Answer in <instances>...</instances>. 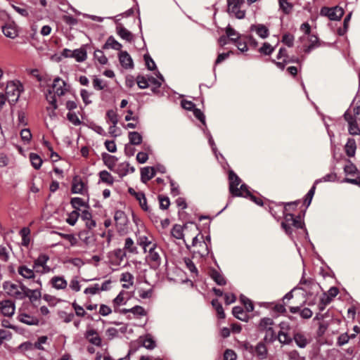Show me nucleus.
I'll use <instances>...</instances> for the list:
<instances>
[{"instance_id": "obj_23", "label": "nucleus", "mask_w": 360, "mask_h": 360, "mask_svg": "<svg viewBox=\"0 0 360 360\" xmlns=\"http://www.w3.org/2000/svg\"><path fill=\"white\" fill-rule=\"evenodd\" d=\"M210 277L216 282L219 285H224L226 283V281L224 276L217 271L216 269H211L210 271Z\"/></svg>"}, {"instance_id": "obj_43", "label": "nucleus", "mask_w": 360, "mask_h": 360, "mask_svg": "<svg viewBox=\"0 0 360 360\" xmlns=\"http://www.w3.org/2000/svg\"><path fill=\"white\" fill-rule=\"evenodd\" d=\"M120 176L126 175L129 171L133 172L134 168L133 167H129V164L127 162H123L118 166V169L116 170Z\"/></svg>"}, {"instance_id": "obj_41", "label": "nucleus", "mask_w": 360, "mask_h": 360, "mask_svg": "<svg viewBox=\"0 0 360 360\" xmlns=\"http://www.w3.org/2000/svg\"><path fill=\"white\" fill-rule=\"evenodd\" d=\"M212 305L215 309L218 317L219 319H224L225 318V313L224 311V309L222 307L221 304L219 302L218 300L214 299L212 301Z\"/></svg>"}, {"instance_id": "obj_60", "label": "nucleus", "mask_w": 360, "mask_h": 360, "mask_svg": "<svg viewBox=\"0 0 360 360\" xmlns=\"http://www.w3.org/2000/svg\"><path fill=\"white\" fill-rule=\"evenodd\" d=\"M58 234L64 239L68 240L72 246H75L77 243V239L72 234H66L62 233H59Z\"/></svg>"}, {"instance_id": "obj_55", "label": "nucleus", "mask_w": 360, "mask_h": 360, "mask_svg": "<svg viewBox=\"0 0 360 360\" xmlns=\"http://www.w3.org/2000/svg\"><path fill=\"white\" fill-rule=\"evenodd\" d=\"M130 312L137 316H143L146 315L145 309L139 305H136L130 309Z\"/></svg>"}, {"instance_id": "obj_26", "label": "nucleus", "mask_w": 360, "mask_h": 360, "mask_svg": "<svg viewBox=\"0 0 360 360\" xmlns=\"http://www.w3.org/2000/svg\"><path fill=\"white\" fill-rule=\"evenodd\" d=\"M122 46L120 43L115 39V38L112 36L109 37L103 46V49H108L111 48L112 49L120 51L121 50Z\"/></svg>"}, {"instance_id": "obj_32", "label": "nucleus", "mask_w": 360, "mask_h": 360, "mask_svg": "<svg viewBox=\"0 0 360 360\" xmlns=\"http://www.w3.org/2000/svg\"><path fill=\"white\" fill-rule=\"evenodd\" d=\"M356 149V142L354 139H348L345 145V151L348 156L352 157L355 154Z\"/></svg>"}, {"instance_id": "obj_44", "label": "nucleus", "mask_w": 360, "mask_h": 360, "mask_svg": "<svg viewBox=\"0 0 360 360\" xmlns=\"http://www.w3.org/2000/svg\"><path fill=\"white\" fill-rule=\"evenodd\" d=\"M278 4L280 8L283 11V12L285 14H289L293 8V5L288 2V0H278Z\"/></svg>"}, {"instance_id": "obj_6", "label": "nucleus", "mask_w": 360, "mask_h": 360, "mask_svg": "<svg viewBox=\"0 0 360 360\" xmlns=\"http://www.w3.org/2000/svg\"><path fill=\"white\" fill-rule=\"evenodd\" d=\"M299 288L303 290L306 295L313 296L319 293L320 286L312 279L302 278L299 283Z\"/></svg>"}, {"instance_id": "obj_20", "label": "nucleus", "mask_w": 360, "mask_h": 360, "mask_svg": "<svg viewBox=\"0 0 360 360\" xmlns=\"http://www.w3.org/2000/svg\"><path fill=\"white\" fill-rule=\"evenodd\" d=\"M52 287L56 290H65L68 286V282L63 276H53L50 280Z\"/></svg>"}, {"instance_id": "obj_51", "label": "nucleus", "mask_w": 360, "mask_h": 360, "mask_svg": "<svg viewBox=\"0 0 360 360\" xmlns=\"http://www.w3.org/2000/svg\"><path fill=\"white\" fill-rule=\"evenodd\" d=\"M142 345L144 347L148 349H153L155 347V342L150 336H146L143 341Z\"/></svg>"}, {"instance_id": "obj_24", "label": "nucleus", "mask_w": 360, "mask_h": 360, "mask_svg": "<svg viewBox=\"0 0 360 360\" xmlns=\"http://www.w3.org/2000/svg\"><path fill=\"white\" fill-rule=\"evenodd\" d=\"M123 249L126 252L131 254H137L138 250L132 238L127 237L124 240V245Z\"/></svg>"}, {"instance_id": "obj_63", "label": "nucleus", "mask_w": 360, "mask_h": 360, "mask_svg": "<svg viewBox=\"0 0 360 360\" xmlns=\"http://www.w3.org/2000/svg\"><path fill=\"white\" fill-rule=\"evenodd\" d=\"M106 116L108 118V120L112 122V124L117 125V124L118 122L117 115L114 110H108L107 113H106Z\"/></svg>"}, {"instance_id": "obj_3", "label": "nucleus", "mask_w": 360, "mask_h": 360, "mask_svg": "<svg viewBox=\"0 0 360 360\" xmlns=\"http://www.w3.org/2000/svg\"><path fill=\"white\" fill-rule=\"evenodd\" d=\"M22 89V86L19 81H10L7 83L6 96L10 104L13 105L18 101Z\"/></svg>"}, {"instance_id": "obj_5", "label": "nucleus", "mask_w": 360, "mask_h": 360, "mask_svg": "<svg viewBox=\"0 0 360 360\" xmlns=\"http://www.w3.org/2000/svg\"><path fill=\"white\" fill-rule=\"evenodd\" d=\"M23 288H25L23 284L18 285L11 282H4L3 284V288L6 293L18 300L25 298V289Z\"/></svg>"}, {"instance_id": "obj_54", "label": "nucleus", "mask_w": 360, "mask_h": 360, "mask_svg": "<svg viewBox=\"0 0 360 360\" xmlns=\"http://www.w3.org/2000/svg\"><path fill=\"white\" fill-rule=\"evenodd\" d=\"M274 51V48L271 46L269 43H264L263 45L259 48V53L264 55H270Z\"/></svg>"}, {"instance_id": "obj_33", "label": "nucleus", "mask_w": 360, "mask_h": 360, "mask_svg": "<svg viewBox=\"0 0 360 360\" xmlns=\"http://www.w3.org/2000/svg\"><path fill=\"white\" fill-rule=\"evenodd\" d=\"M71 57L75 58L77 62H83L86 59V51L82 49H75L72 51Z\"/></svg>"}, {"instance_id": "obj_56", "label": "nucleus", "mask_w": 360, "mask_h": 360, "mask_svg": "<svg viewBox=\"0 0 360 360\" xmlns=\"http://www.w3.org/2000/svg\"><path fill=\"white\" fill-rule=\"evenodd\" d=\"M68 120L75 126H79L81 124V121L75 112H69L67 114Z\"/></svg>"}, {"instance_id": "obj_52", "label": "nucleus", "mask_w": 360, "mask_h": 360, "mask_svg": "<svg viewBox=\"0 0 360 360\" xmlns=\"http://www.w3.org/2000/svg\"><path fill=\"white\" fill-rule=\"evenodd\" d=\"M79 214L77 210H74L72 212H70L68 215V217L66 219V221L71 226H74L78 218H79Z\"/></svg>"}, {"instance_id": "obj_37", "label": "nucleus", "mask_w": 360, "mask_h": 360, "mask_svg": "<svg viewBox=\"0 0 360 360\" xmlns=\"http://www.w3.org/2000/svg\"><path fill=\"white\" fill-rule=\"evenodd\" d=\"M118 35L123 39L131 41L133 39L132 34L124 27L117 28Z\"/></svg>"}, {"instance_id": "obj_42", "label": "nucleus", "mask_w": 360, "mask_h": 360, "mask_svg": "<svg viewBox=\"0 0 360 360\" xmlns=\"http://www.w3.org/2000/svg\"><path fill=\"white\" fill-rule=\"evenodd\" d=\"M99 176L101 181L103 182L106 183L108 185H112L114 182V178L108 172L105 170L100 172Z\"/></svg>"}, {"instance_id": "obj_46", "label": "nucleus", "mask_w": 360, "mask_h": 360, "mask_svg": "<svg viewBox=\"0 0 360 360\" xmlns=\"http://www.w3.org/2000/svg\"><path fill=\"white\" fill-rule=\"evenodd\" d=\"M93 87L97 91H101L107 87V82L101 79L94 77L93 79Z\"/></svg>"}, {"instance_id": "obj_61", "label": "nucleus", "mask_w": 360, "mask_h": 360, "mask_svg": "<svg viewBox=\"0 0 360 360\" xmlns=\"http://www.w3.org/2000/svg\"><path fill=\"white\" fill-rule=\"evenodd\" d=\"M266 334L264 336V340L269 342H272L276 339V333L273 328L267 330L265 331Z\"/></svg>"}, {"instance_id": "obj_30", "label": "nucleus", "mask_w": 360, "mask_h": 360, "mask_svg": "<svg viewBox=\"0 0 360 360\" xmlns=\"http://www.w3.org/2000/svg\"><path fill=\"white\" fill-rule=\"evenodd\" d=\"M274 321L271 318L265 317L262 318L259 323V330L261 331H266L272 328Z\"/></svg>"}, {"instance_id": "obj_40", "label": "nucleus", "mask_w": 360, "mask_h": 360, "mask_svg": "<svg viewBox=\"0 0 360 360\" xmlns=\"http://www.w3.org/2000/svg\"><path fill=\"white\" fill-rule=\"evenodd\" d=\"M232 313L233 315L239 320L245 321L247 319V314L241 307H234L232 309Z\"/></svg>"}, {"instance_id": "obj_64", "label": "nucleus", "mask_w": 360, "mask_h": 360, "mask_svg": "<svg viewBox=\"0 0 360 360\" xmlns=\"http://www.w3.org/2000/svg\"><path fill=\"white\" fill-rule=\"evenodd\" d=\"M72 306L77 316L83 317L85 316L86 311L82 306H79L75 302L72 304Z\"/></svg>"}, {"instance_id": "obj_11", "label": "nucleus", "mask_w": 360, "mask_h": 360, "mask_svg": "<svg viewBox=\"0 0 360 360\" xmlns=\"http://www.w3.org/2000/svg\"><path fill=\"white\" fill-rule=\"evenodd\" d=\"M15 310V306L13 301L5 300L0 302V311L1 314L8 317L12 316Z\"/></svg>"}, {"instance_id": "obj_22", "label": "nucleus", "mask_w": 360, "mask_h": 360, "mask_svg": "<svg viewBox=\"0 0 360 360\" xmlns=\"http://www.w3.org/2000/svg\"><path fill=\"white\" fill-rule=\"evenodd\" d=\"M155 175V169L150 167H146L141 170V179L143 183H146Z\"/></svg>"}, {"instance_id": "obj_27", "label": "nucleus", "mask_w": 360, "mask_h": 360, "mask_svg": "<svg viewBox=\"0 0 360 360\" xmlns=\"http://www.w3.org/2000/svg\"><path fill=\"white\" fill-rule=\"evenodd\" d=\"M307 38L309 44L304 49V52L306 53H309L312 49L319 46V43L318 37L314 34H309V35H307Z\"/></svg>"}, {"instance_id": "obj_1", "label": "nucleus", "mask_w": 360, "mask_h": 360, "mask_svg": "<svg viewBox=\"0 0 360 360\" xmlns=\"http://www.w3.org/2000/svg\"><path fill=\"white\" fill-rule=\"evenodd\" d=\"M66 86V83L60 77H56L53 80L51 89H49L48 92L46 94V98L49 104L51 105V107H47V110L49 112L50 116H55V110L57 109L58 106L56 104V95L58 96H63L65 92L68 91Z\"/></svg>"}, {"instance_id": "obj_50", "label": "nucleus", "mask_w": 360, "mask_h": 360, "mask_svg": "<svg viewBox=\"0 0 360 360\" xmlns=\"http://www.w3.org/2000/svg\"><path fill=\"white\" fill-rule=\"evenodd\" d=\"M278 340L281 344L283 345H289L292 342V340L288 333H278Z\"/></svg>"}, {"instance_id": "obj_16", "label": "nucleus", "mask_w": 360, "mask_h": 360, "mask_svg": "<svg viewBox=\"0 0 360 360\" xmlns=\"http://www.w3.org/2000/svg\"><path fill=\"white\" fill-rule=\"evenodd\" d=\"M1 30L5 37L15 39L18 34L17 26L13 22H8L1 26Z\"/></svg>"}, {"instance_id": "obj_35", "label": "nucleus", "mask_w": 360, "mask_h": 360, "mask_svg": "<svg viewBox=\"0 0 360 360\" xmlns=\"http://www.w3.org/2000/svg\"><path fill=\"white\" fill-rule=\"evenodd\" d=\"M256 355L260 359H264L266 357L267 349L262 342H259L255 347Z\"/></svg>"}, {"instance_id": "obj_4", "label": "nucleus", "mask_w": 360, "mask_h": 360, "mask_svg": "<svg viewBox=\"0 0 360 360\" xmlns=\"http://www.w3.org/2000/svg\"><path fill=\"white\" fill-rule=\"evenodd\" d=\"M18 273L23 278L30 281L29 285L31 287H34L35 285H42L40 278L37 277L33 268L30 269L26 265H20L18 267Z\"/></svg>"}, {"instance_id": "obj_17", "label": "nucleus", "mask_w": 360, "mask_h": 360, "mask_svg": "<svg viewBox=\"0 0 360 360\" xmlns=\"http://www.w3.org/2000/svg\"><path fill=\"white\" fill-rule=\"evenodd\" d=\"M119 60L121 65L125 69L133 68L132 58L127 51H121L119 54Z\"/></svg>"}, {"instance_id": "obj_34", "label": "nucleus", "mask_w": 360, "mask_h": 360, "mask_svg": "<svg viewBox=\"0 0 360 360\" xmlns=\"http://www.w3.org/2000/svg\"><path fill=\"white\" fill-rule=\"evenodd\" d=\"M30 230L27 227H24L20 231V235L22 237V245L27 247L30 244Z\"/></svg>"}, {"instance_id": "obj_18", "label": "nucleus", "mask_w": 360, "mask_h": 360, "mask_svg": "<svg viewBox=\"0 0 360 360\" xmlns=\"http://www.w3.org/2000/svg\"><path fill=\"white\" fill-rule=\"evenodd\" d=\"M18 320L29 326H37L39 324V319L37 317L26 313H20L18 316Z\"/></svg>"}, {"instance_id": "obj_45", "label": "nucleus", "mask_w": 360, "mask_h": 360, "mask_svg": "<svg viewBox=\"0 0 360 360\" xmlns=\"http://www.w3.org/2000/svg\"><path fill=\"white\" fill-rule=\"evenodd\" d=\"M273 62L275 63V65L281 70H284L285 68V66L290 63H300V60L299 58H290V59H288V58L286 59H283V60L282 62H276L275 60H273Z\"/></svg>"}, {"instance_id": "obj_57", "label": "nucleus", "mask_w": 360, "mask_h": 360, "mask_svg": "<svg viewBox=\"0 0 360 360\" xmlns=\"http://www.w3.org/2000/svg\"><path fill=\"white\" fill-rule=\"evenodd\" d=\"M315 190H316V184H314V185L310 188V190L308 191V193H307V195L305 196L304 204L307 207L311 204V202L312 200L313 196L315 193Z\"/></svg>"}, {"instance_id": "obj_58", "label": "nucleus", "mask_w": 360, "mask_h": 360, "mask_svg": "<svg viewBox=\"0 0 360 360\" xmlns=\"http://www.w3.org/2000/svg\"><path fill=\"white\" fill-rule=\"evenodd\" d=\"M282 42L289 47L293 46L294 37L290 33H286L283 36Z\"/></svg>"}, {"instance_id": "obj_49", "label": "nucleus", "mask_w": 360, "mask_h": 360, "mask_svg": "<svg viewBox=\"0 0 360 360\" xmlns=\"http://www.w3.org/2000/svg\"><path fill=\"white\" fill-rule=\"evenodd\" d=\"M172 235L176 239H181L184 237L183 228L181 225L176 224L172 229Z\"/></svg>"}, {"instance_id": "obj_19", "label": "nucleus", "mask_w": 360, "mask_h": 360, "mask_svg": "<svg viewBox=\"0 0 360 360\" xmlns=\"http://www.w3.org/2000/svg\"><path fill=\"white\" fill-rule=\"evenodd\" d=\"M289 310L292 314L299 313L300 316L304 319H309L313 315L312 311L307 307L302 309L300 307H290Z\"/></svg>"}, {"instance_id": "obj_21", "label": "nucleus", "mask_w": 360, "mask_h": 360, "mask_svg": "<svg viewBox=\"0 0 360 360\" xmlns=\"http://www.w3.org/2000/svg\"><path fill=\"white\" fill-rule=\"evenodd\" d=\"M251 31H255L256 33L262 39H266L269 34L267 27L262 24L252 25L250 27Z\"/></svg>"}, {"instance_id": "obj_13", "label": "nucleus", "mask_w": 360, "mask_h": 360, "mask_svg": "<svg viewBox=\"0 0 360 360\" xmlns=\"http://www.w3.org/2000/svg\"><path fill=\"white\" fill-rule=\"evenodd\" d=\"M71 191L73 193L84 195L87 191V186L79 176H75L72 179Z\"/></svg>"}, {"instance_id": "obj_38", "label": "nucleus", "mask_w": 360, "mask_h": 360, "mask_svg": "<svg viewBox=\"0 0 360 360\" xmlns=\"http://www.w3.org/2000/svg\"><path fill=\"white\" fill-rule=\"evenodd\" d=\"M127 292L122 290L117 296L113 300V303L115 305L120 306L122 304H125L128 297H127Z\"/></svg>"}, {"instance_id": "obj_7", "label": "nucleus", "mask_w": 360, "mask_h": 360, "mask_svg": "<svg viewBox=\"0 0 360 360\" xmlns=\"http://www.w3.org/2000/svg\"><path fill=\"white\" fill-rule=\"evenodd\" d=\"M244 2V0H227L228 12L238 19H243L245 16V11L241 10L240 8Z\"/></svg>"}, {"instance_id": "obj_29", "label": "nucleus", "mask_w": 360, "mask_h": 360, "mask_svg": "<svg viewBox=\"0 0 360 360\" xmlns=\"http://www.w3.org/2000/svg\"><path fill=\"white\" fill-rule=\"evenodd\" d=\"M293 339L296 342L297 345L300 348H304L309 343V341L307 339L306 336L301 333H295L294 335Z\"/></svg>"}, {"instance_id": "obj_9", "label": "nucleus", "mask_w": 360, "mask_h": 360, "mask_svg": "<svg viewBox=\"0 0 360 360\" xmlns=\"http://www.w3.org/2000/svg\"><path fill=\"white\" fill-rule=\"evenodd\" d=\"M320 14L328 17L330 20H339L344 15V10L339 6L323 7L320 11Z\"/></svg>"}, {"instance_id": "obj_48", "label": "nucleus", "mask_w": 360, "mask_h": 360, "mask_svg": "<svg viewBox=\"0 0 360 360\" xmlns=\"http://www.w3.org/2000/svg\"><path fill=\"white\" fill-rule=\"evenodd\" d=\"M226 34L227 37L233 41H235L236 40H238L239 38H240L239 34L230 26L226 27Z\"/></svg>"}, {"instance_id": "obj_39", "label": "nucleus", "mask_w": 360, "mask_h": 360, "mask_svg": "<svg viewBox=\"0 0 360 360\" xmlns=\"http://www.w3.org/2000/svg\"><path fill=\"white\" fill-rule=\"evenodd\" d=\"M30 160L32 167L34 169H39L41 167L42 164V159L37 154L31 153L30 154Z\"/></svg>"}, {"instance_id": "obj_25", "label": "nucleus", "mask_w": 360, "mask_h": 360, "mask_svg": "<svg viewBox=\"0 0 360 360\" xmlns=\"http://www.w3.org/2000/svg\"><path fill=\"white\" fill-rule=\"evenodd\" d=\"M120 281L124 282L122 285L124 288L128 289L134 284V276L129 272L122 273L120 278Z\"/></svg>"}, {"instance_id": "obj_12", "label": "nucleus", "mask_w": 360, "mask_h": 360, "mask_svg": "<svg viewBox=\"0 0 360 360\" xmlns=\"http://www.w3.org/2000/svg\"><path fill=\"white\" fill-rule=\"evenodd\" d=\"M85 338L89 343L96 347L102 346V339L98 332L93 328L87 329L84 333Z\"/></svg>"}, {"instance_id": "obj_28", "label": "nucleus", "mask_w": 360, "mask_h": 360, "mask_svg": "<svg viewBox=\"0 0 360 360\" xmlns=\"http://www.w3.org/2000/svg\"><path fill=\"white\" fill-rule=\"evenodd\" d=\"M153 243L152 240L146 236H141L137 239V244L143 248L145 252L148 249L149 250L150 247L153 246Z\"/></svg>"}, {"instance_id": "obj_8", "label": "nucleus", "mask_w": 360, "mask_h": 360, "mask_svg": "<svg viewBox=\"0 0 360 360\" xmlns=\"http://www.w3.org/2000/svg\"><path fill=\"white\" fill-rule=\"evenodd\" d=\"M161 248H158L156 243H153V246L150 247L148 250V259L152 268L157 269L160 266L161 264Z\"/></svg>"}, {"instance_id": "obj_2", "label": "nucleus", "mask_w": 360, "mask_h": 360, "mask_svg": "<svg viewBox=\"0 0 360 360\" xmlns=\"http://www.w3.org/2000/svg\"><path fill=\"white\" fill-rule=\"evenodd\" d=\"M229 191L233 196H243L245 195L244 192H245L246 195H250L247 185L241 184L240 187L238 188L241 183V180L233 171H230L229 173Z\"/></svg>"}, {"instance_id": "obj_59", "label": "nucleus", "mask_w": 360, "mask_h": 360, "mask_svg": "<svg viewBox=\"0 0 360 360\" xmlns=\"http://www.w3.org/2000/svg\"><path fill=\"white\" fill-rule=\"evenodd\" d=\"M136 82L140 89H146L149 86V81L143 76H138Z\"/></svg>"}, {"instance_id": "obj_31", "label": "nucleus", "mask_w": 360, "mask_h": 360, "mask_svg": "<svg viewBox=\"0 0 360 360\" xmlns=\"http://www.w3.org/2000/svg\"><path fill=\"white\" fill-rule=\"evenodd\" d=\"M103 160L105 165L112 171H115V167L116 165L117 158L115 156L105 154L103 155Z\"/></svg>"}, {"instance_id": "obj_10", "label": "nucleus", "mask_w": 360, "mask_h": 360, "mask_svg": "<svg viewBox=\"0 0 360 360\" xmlns=\"http://www.w3.org/2000/svg\"><path fill=\"white\" fill-rule=\"evenodd\" d=\"M49 257L46 255L41 254L33 262V268L41 267L42 271L37 270L40 272V274H44L49 273L51 268L47 265V262Z\"/></svg>"}, {"instance_id": "obj_15", "label": "nucleus", "mask_w": 360, "mask_h": 360, "mask_svg": "<svg viewBox=\"0 0 360 360\" xmlns=\"http://www.w3.org/2000/svg\"><path fill=\"white\" fill-rule=\"evenodd\" d=\"M34 288V289L28 288L26 286L23 288L25 289V298L28 297L32 302L39 300L41 297L42 285H35Z\"/></svg>"}, {"instance_id": "obj_53", "label": "nucleus", "mask_w": 360, "mask_h": 360, "mask_svg": "<svg viewBox=\"0 0 360 360\" xmlns=\"http://www.w3.org/2000/svg\"><path fill=\"white\" fill-rule=\"evenodd\" d=\"M48 340L47 336L43 335L38 338L37 341L33 343L34 349L44 350L43 344H45Z\"/></svg>"}, {"instance_id": "obj_62", "label": "nucleus", "mask_w": 360, "mask_h": 360, "mask_svg": "<svg viewBox=\"0 0 360 360\" xmlns=\"http://www.w3.org/2000/svg\"><path fill=\"white\" fill-rule=\"evenodd\" d=\"M184 263L187 267V269L193 274H198V269L193 262V261L189 258H185L184 259Z\"/></svg>"}, {"instance_id": "obj_36", "label": "nucleus", "mask_w": 360, "mask_h": 360, "mask_svg": "<svg viewBox=\"0 0 360 360\" xmlns=\"http://www.w3.org/2000/svg\"><path fill=\"white\" fill-rule=\"evenodd\" d=\"M128 136L131 145H139L142 142V136L137 131L129 132Z\"/></svg>"}, {"instance_id": "obj_47", "label": "nucleus", "mask_w": 360, "mask_h": 360, "mask_svg": "<svg viewBox=\"0 0 360 360\" xmlns=\"http://www.w3.org/2000/svg\"><path fill=\"white\" fill-rule=\"evenodd\" d=\"M94 58L101 64L105 65L108 63V58L104 55L103 52L101 50H96L94 51Z\"/></svg>"}, {"instance_id": "obj_14", "label": "nucleus", "mask_w": 360, "mask_h": 360, "mask_svg": "<svg viewBox=\"0 0 360 360\" xmlns=\"http://www.w3.org/2000/svg\"><path fill=\"white\" fill-rule=\"evenodd\" d=\"M128 191L131 195H133L136 199L143 210L146 212H150V207L147 205V200L146 195L143 192L136 191L132 188H129L128 189Z\"/></svg>"}]
</instances>
